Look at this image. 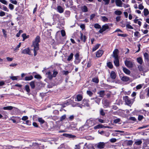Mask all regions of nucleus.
Returning a JSON list of instances; mask_svg holds the SVG:
<instances>
[{
    "label": "nucleus",
    "mask_w": 149,
    "mask_h": 149,
    "mask_svg": "<svg viewBox=\"0 0 149 149\" xmlns=\"http://www.w3.org/2000/svg\"><path fill=\"white\" fill-rule=\"evenodd\" d=\"M40 37L38 36L35 39V40L33 42L32 46L33 47L36 49H39V43L40 42Z\"/></svg>",
    "instance_id": "1"
},
{
    "label": "nucleus",
    "mask_w": 149,
    "mask_h": 149,
    "mask_svg": "<svg viewBox=\"0 0 149 149\" xmlns=\"http://www.w3.org/2000/svg\"><path fill=\"white\" fill-rule=\"evenodd\" d=\"M123 98L125 104L128 106H130V105L132 104L134 102V100L131 99L127 96H123Z\"/></svg>",
    "instance_id": "2"
},
{
    "label": "nucleus",
    "mask_w": 149,
    "mask_h": 149,
    "mask_svg": "<svg viewBox=\"0 0 149 149\" xmlns=\"http://www.w3.org/2000/svg\"><path fill=\"white\" fill-rule=\"evenodd\" d=\"M96 119L94 118H90L87 120L86 124L89 127L92 126L96 124Z\"/></svg>",
    "instance_id": "3"
},
{
    "label": "nucleus",
    "mask_w": 149,
    "mask_h": 149,
    "mask_svg": "<svg viewBox=\"0 0 149 149\" xmlns=\"http://www.w3.org/2000/svg\"><path fill=\"white\" fill-rule=\"evenodd\" d=\"M109 28V26L108 24H105L102 26V28L99 31V32L100 33H102L104 31H105L107 29H108Z\"/></svg>",
    "instance_id": "4"
},
{
    "label": "nucleus",
    "mask_w": 149,
    "mask_h": 149,
    "mask_svg": "<svg viewBox=\"0 0 149 149\" xmlns=\"http://www.w3.org/2000/svg\"><path fill=\"white\" fill-rule=\"evenodd\" d=\"M125 65L128 68H132L133 66V63L130 61L126 60L125 61Z\"/></svg>",
    "instance_id": "5"
},
{
    "label": "nucleus",
    "mask_w": 149,
    "mask_h": 149,
    "mask_svg": "<svg viewBox=\"0 0 149 149\" xmlns=\"http://www.w3.org/2000/svg\"><path fill=\"white\" fill-rule=\"evenodd\" d=\"M76 60L74 62L76 64H78L80 61V59H79V52L77 53L75 55Z\"/></svg>",
    "instance_id": "6"
},
{
    "label": "nucleus",
    "mask_w": 149,
    "mask_h": 149,
    "mask_svg": "<svg viewBox=\"0 0 149 149\" xmlns=\"http://www.w3.org/2000/svg\"><path fill=\"white\" fill-rule=\"evenodd\" d=\"M22 54L31 55L30 50L29 48H27L23 50L22 52Z\"/></svg>",
    "instance_id": "7"
},
{
    "label": "nucleus",
    "mask_w": 149,
    "mask_h": 149,
    "mask_svg": "<svg viewBox=\"0 0 149 149\" xmlns=\"http://www.w3.org/2000/svg\"><path fill=\"white\" fill-rule=\"evenodd\" d=\"M105 146V143L104 142H100L97 145V147L98 148H103Z\"/></svg>",
    "instance_id": "8"
},
{
    "label": "nucleus",
    "mask_w": 149,
    "mask_h": 149,
    "mask_svg": "<svg viewBox=\"0 0 149 149\" xmlns=\"http://www.w3.org/2000/svg\"><path fill=\"white\" fill-rule=\"evenodd\" d=\"M115 3L116 5L118 6H122L123 3L120 0H115Z\"/></svg>",
    "instance_id": "9"
},
{
    "label": "nucleus",
    "mask_w": 149,
    "mask_h": 149,
    "mask_svg": "<svg viewBox=\"0 0 149 149\" xmlns=\"http://www.w3.org/2000/svg\"><path fill=\"white\" fill-rule=\"evenodd\" d=\"M103 53V51L102 50H99L96 52V56L97 57H101Z\"/></svg>",
    "instance_id": "10"
},
{
    "label": "nucleus",
    "mask_w": 149,
    "mask_h": 149,
    "mask_svg": "<svg viewBox=\"0 0 149 149\" xmlns=\"http://www.w3.org/2000/svg\"><path fill=\"white\" fill-rule=\"evenodd\" d=\"M116 74L115 72L113 71L111 72L110 74V76L112 79H116Z\"/></svg>",
    "instance_id": "11"
},
{
    "label": "nucleus",
    "mask_w": 149,
    "mask_h": 149,
    "mask_svg": "<svg viewBox=\"0 0 149 149\" xmlns=\"http://www.w3.org/2000/svg\"><path fill=\"white\" fill-rule=\"evenodd\" d=\"M47 77L50 79H51L53 77L52 74L50 71H48L46 74Z\"/></svg>",
    "instance_id": "12"
},
{
    "label": "nucleus",
    "mask_w": 149,
    "mask_h": 149,
    "mask_svg": "<svg viewBox=\"0 0 149 149\" xmlns=\"http://www.w3.org/2000/svg\"><path fill=\"white\" fill-rule=\"evenodd\" d=\"M114 58V62L115 65L116 66H118L119 65V61L118 57H115Z\"/></svg>",
    "instance_id": "13"
},
{
    "label": "nucleus",
    "mask_w": 149,
    "mask_h": 149,
    "mask_svg": "<svg viewBox=\"0 0 149 149\" xmlns=\"http://www.w3.org/2000/svg\"><path fill=\"white\" fill-rule=\"evenodd\" d=\"M57 10L59 13H61L63 12L64 10L61 6H58L57 7Z\"/></svg>",
    "instance_id": "14"
},
{
    "label": "nucleus",
    "mask_w": 149,
    "mask_h": 149,
    "mask_svg": "<svg viewBox=\"0 0 149 149\" xmlns=\"http://www.w3.org/2000/svg\"><path fill=\"white\" fill-rule=\"evenodd\" d=\"M122 81H127L130 80V78L127 76H120Z\"/></svg>",
    "instance_id": "15"
},
{
    "label": "nucleus",
    "mask_w": 149,
    "mask_h": 149,
    "mask_svg": "<svg viewBox=\"0 0 149 149\" xmlns=\"http://www.w3.org/2000/svg\"><path fill=\"white\" fill-rule=\"evenodd\" d=\"M118 49H115L113 52V57L114 58L118 57Z\"/></svg>",
    "instance_id": "16"
},
{
    "label": "nucleus",
    "mask_w": 149,
    "mask_h": 149,
    "mask_svg": "<svg viewBox=\"0 0 149 149\" xmlns=\"http://www.w3.org/2000/svg\"><path fill=\"white\" fill-rule=\"evenodd\" d=\"M97 94L99 95L100 97H103L105 95V91H101L98 92Z\"/></svg>",
    "instance_id": "17"
},
{
    "label": "nucleus",
    "mask_w": 149,
    "mask_h": 149,
    "mask_svg": "<svg viewBox=\"0 0 149 149\" xmlns=\"http://www.w3.org/2000/svg\"><path fill=\"white\" fill-rule=\"evenodd\" d=\"M123 70L124 72V73H125L126 74L129 75L130 74L131 72L130 70H129L127 69L126 68H124L123 67Z\"/></svg>",
    "instance_id": "18"
},
{
    "label": "nucleus",
    "mask_w": 149,
    "mask_h": 149,
    "mask_svg": "<svg viewBox=\"0 0 149 149\" xmlns=\"http://www.w3.org/2000/svg\"><path fill=\"white\" fill-rule=\"evenodd\" d=\"M142 143V141L141 139H136L134 142V144L136 145H140Z\"/></svg>",
    "instance_id": "19"
},
{
    "label": "nucleus",
    "mask_w": 149,
    "mask_h": 149,
    "mask_svg": "<svg viewBox=\"0 0 149 149\" xmlns=\"http://www.w3.org/2000/svg\"><path fill=\"white\" fill-rule=\"evenodd\" d=\"M80 38L81 40L84 42H85L86 40V37L85 36L83 35L82 33H80Z\"/></svg>",
    "instance_id": "20"
},
{
    "label": "nucleus",
    "mask_w": 149,
    "mask_h": 149,
    "mask_svg": "<svg viewBox=\"0 0 149 149\" xmlns=\"http://www.w3.org/2000/svg\"><path fill=\"white\" fill-rule=\"evenodd\" d=\"M81 8L82 11L83 12H86L88 10L87 7L85 6H81Z\"/></svg>",
    "instance_id": "21"
},
{
    "label": "nucleus",
    "mask_w": 149,
    "mask_h": 149,
    "mask_svg": "<svg viewBox=\"0 0 149 149\" xmlns=\"http://www.w3.org/2000/svg\"><path fill=\"white\" fill-rule=\"evenodd\" d=\"M82 99H83V96H82V95H81L79 94L77 95V101H78V102L82 100Z\"/></svg>",
    "instance_id": "22"
},
{
    "label": "nucleus",
    "mask_w": 149,
    "mask_h": 149,
    "mask_svg": "<svg viewBox=\"0 0 149 149\" xmlns=\"http://www.w3.org/2000/svg\"><path fill=\"white\" fill-rule=\"evenodd\" d=\"M63 136L66 137L70 138H73L76 137V136L74 135H73L71 134H63Z\"/></svg>",
    "instance_id": "23"
},
{
    "label": "nucleus",
    "mask_w": 149,
    "mask_h": 149,
    "mask_svg": "<svg viewBox=\"0 0 149 149\" xmlns=\"http://www.w3.org/2000/svg\"><path fill=\"white\" fill-rule=\"evenodd\" d=\"M137 17H136L134 20V22L135 23H138L139 26H141V22L139 21H138V19H137Z\"/></svg>",
    "instance_id": "24"
},
{
    "label": "nucleus",
    "mask_w": 149,
    "mask_h": 149,
    "mask_svg": "<svg viewBox=\"0 0 149 149\" xmlns=\"http://www.w3.org/2000/svg\"><path fill=\"white\" fill-rule=\"evenodd\" d=\"M125 143H126V144L127 146H131L132 145L133 143V141H132L130 140H126L125 141Z\"/></svg>",
    "instance_id": "25"
},
{
    "label": "nucleus",
    "mask_w": 149,
    "mask_h": 149,
    "mask_svg": "<svg viewBox=\"0 0 149 149\" xmlns=\"http://www.w3.org/2000/svg\"><path fill=\"white\" fill-rule=\"evenodd\" d=\"M100 44H97L94 46L92 49V52H93L96 51L99 47Z\"/></svg>",
    "instance_id": "26"
},
{
    "label": "nucleus",
    "mask_w": 149,
    "mask_h": 149,
    "mask_svg": "<svg viewBox=\"0 0 149 149\" xmlns=\"http://www.w3.org/2000/svg\"><path fill=\"white\" fill-rule=\"evenodd\" d=\"M101 20L104 22H107L108 20V19L105 16H101Z\"/></svg>",
    "instance_id": "27"
},
{
    "label": "nucleus",
    "mask_w": 149,
    "mask_h": 149,
    "mask_svg": "<svg viewBox=\"0 0 149 149\" xmlns=\"http://www.w3.org/2000/svg\"><path fill=\"white\" fill-rule=\"evenodd\" d=\"M14 107L11 106H8L6 107H4L3 109L4 110H11L13 109Z\"/></svg>",
    "instance_id": "28"
},
{
    "label": "nucleus",
    "mask_w": 149,
    "mask_h": 149,
    "mask_svg": "<svg viewBox=\"0 0 149 149\" xmlns=\"http://www.w3.org/2000/svg\"><path fill=\"white\" fill-rule=\"evenodd\" d=\"M144 15L146 16L149 14V12L148 9L144 8L143 10Z\"/></svg>",
    "instance_id": "29"
},
{
    "label": "nucleus",
    "mask_w": 149,
    "mask_h": 149,
    "mask_svg": "<svg viewBox=\"0 0 149 149\" xmlns=\"http://www.w3.org/2000/svg\"><path fill=\"white\" fill-rule=\"evenodd\" d=\"M32 89H34L35 87V82L34 81H32L29 83Z\"/></svg>",
    "instance_id": "30"
},
{
    "label": "nucleus",
    "mask_w": 149,
    "mask_h": 149,
    "mask_svg": "<svg viewBox=\"0 0 149 149\" xmlns=\"http://www.w3.org/2000/svg\"><path fill=\"white\" fill-rule=\"evenodd\" d=\"M104 127V126H103L102 125L99 124L94 127V129H99L100 128H103Z\"/></svg>",
    "instance_id": "31"
},
{
    "label": "nucleus",
    "mask_w": 149,
    "mask_h": 149,
    "mask_svg": "<svg viewBox=\"0 0 149 149\" xmlns=\"http://www.w3.org/2000/svg\"><path fill=\"white\" fill-rule=\"evenodd\" d=\"M144 56L145 59L146 61H148L149 59V56L148 54L147 53H145L144 54Z\"/></svg>",
    "instance_id": "32"
},
{
    "label": "nucleus",
    "mask_w": 149,
    "mask_h": 149,
    "mask_svg": "<svg viewBox=\"0 0 149 149\" xmlns=\"http://www.w3.org/2000/svg\"><path fill=\"white\" fill-rule=\"evenodd\" d=\"M33 77L32 76H31L29 77H26L25 78V81H29L32 80Z\"/></svg>",
    "instance_id": "33"
},
{
    "label": "nucleus",
    "mask_w": 149,
    "mask_h": 149,
    "mask_svg": "<svg viewBox=\"0 0 149 149\" xmlns=\"http://www.w3.org/2000/svg\"><path fill=\"white\" fill-rule=\"evenodd\" d=\"M114 13L116 15H120L122 14V12L120 10H117L115 11Z\"/></svg>",
    "instance_id": "34"
},
{
    "label": "nucleus",
    "mask_w": 149,
    "mask_h": 149,
    "mask_svg": "<svg viewBox=\"0 0 149 149\" xmlns=\"http://www.w3.org/2000/svg\"><path fill=\"white\" fill-rule=\"evenodd\" d=\"M92 81L93 82L96 83H98L99 82V79L98 78L96 77L93 78Z\"/></svg>",
    "instance_id": "35"
},
{
    "label": "nucleus",
    "mask_w": 149,
    "mask_h": 149,
    "mask_svg": "<svg viewBox=\"0 0 149 149\" xmlns=\"http://www.w3.org/2000/svg\"><path fill=\"white\" fill-rule=\"evenodd\" d=\"M137 62L141 65L143 63V60L142 58L141 57L137 58Z\"/></svg>",
    "instance_id": "36"
},
{
    "label": "nucleus",
    "mask_w": 149,
    "mask_h": 149,
    "mask_svg": "<svg viewBox=\"0 0 149 149\" xmlns=\"http://www.w3.org/2000/svg\"><path fill=\"white\" fill-rule=\"evenodd\" d=\"M38 121L41 124H42L44 123L45 121L44 120L42 119L41 118H38Z\"/></svg>",
    "instance_id": "37"
},
{
    "label": "nucleus",
    "mask_w": 149,
    "mask_h": 149,
    "mask_svg": "<svg viewBox=\"0 0 149 149\" xmlns=\"http://www.w3.org/2000/svg\"><path fill=\"white\" fill-rule=\"evenodd\" d=\"M25 89L26 91L28 93L30 92V90L29 86L28 85H26L25 86Z\"/></svg>",
    "instance_id": "38"
},
{
    "label": "nucleus",
    "mask_w": 149,
    "mask_h": 149,
    "mask_svg": "<svg viewBox=\"0 0 149 149\" xmlns=\"http://www.w3.org/2000/svg\"><path fill=\"white\" fill-rule=\"evenodd\" d=\"M94 27L96 29H100L101 28V26L100 25L98 24H95L94 25Z\"/></svg>",
    "instance_id": "39"
},
{
    "label": "nucleus",
    "mask_w": 149,
    "mask_h": 149,
    "mask_svg": "<svg viewBox=\"0 0 149 149\" xmlns=\"http://www.w3.org/2000/svg\"><path fill=\"white\" fill-rule=\"evenodd\" d=\"M95 99V102L99 104L101 100V99L99 98H97V97H96Z\"/></svg>",
    "instance_id": "40"
},
{
    "label": "nucleus",
    "mask_w": 149,
    "mask_h": 149,
    "mask_svg": "<svg viewBox=\"0 0 149 149\" xmlns=\"http://www.w3.org/2000/svg\"><path fill=\"white\" fill-rule=\"evenodd\" d=\"M107 65L108 67L110 68H113V65L111 62H108L107 63Z\"/></svg>",
    "instance_id": "41"
},
{
    "label": "nucleus",
    "mask_w": 149,
    "mask_h": 149,
    "mask_svg": "<svg viewBox=\"0 0 149 149\" xmlns=\"http://www.w3.org/2000/svg\"><path fill=\"white\" fill-rule=\"evenodd\" d=\"M73 54L72 53H71L70 56L68 57L67 60L68 61H70L73 58Z\"/></svg>",
    "instance_id": "42"
},
{
    "label": "nucleus",
    "mask_w": 149,
    "mask_h": 149,
    "mask_svg": "<svg viewBox=\"0 0 149 149\" xmlns=\"http://www.w3.org/2000/svg\"><path fill=\"white\" fill-rule=\"evenodd\" d=\"M110 0H103V1L104 2V5H107L109 3L110 1Z\"/></svg>",
    "instance_id": "43"
},
{
    "label": "nucleus",
    "mask_w": 149,
    "mask_h": 149,
    "mask_svg": "<svg viewBox=\"0 0 149 149\" xmlns=\"http://www.w3.org/2000/svg\"><path fill=\"white\" fill-rule=\"evenodd\" d=\"M100 113L102 116H104L105 115V113L103 111V109L101 108L100 110Z\"/></svg>",
    "instance_id": "44"
},
{
    "label": "nucleus",
    "mask_w": 149,
    "mask_h": 149,
    "mask_svg": "<svg viewBox=\"0 0 149 149\" xmlns=\"http://www.w3.org/2000/svg\"><path fill=\"white\" fill-rule=\"evenodd\" d=\"M86 93L90 97L91 96L93 95V93L91 91H87Z\"/></svg>",
    "instance_id": "45"
},
{
    "label": "nucleus",
    "mask_w": 149,
    "mask_h": 149,
    "mask_svg": "<svg viewBox=\"0 0 149 149\" xmlns=\"http://www.w3.org/2000/svg\"><path fill=\"white\" fill-rule=\"evenodd\" d=\"M2 32L4 37L6 38L7 37L6 31L5 30L3 29H2Z\"/></svg>",
    "instance_id": "46"
},
{
    "label": "nucleus",
    "mask_w": 149,
    "mask_h": 149,
    "mask_svg": "<svg viewBox=\"0 0 149 149\" xmlns=\"http://www.w3.org/2000/svg\"><path fill=\"white\" fill-rule=\"evenodd\" d=\"M117 139L115 138H112L110 139V141L111 143H114L116 142Z\"/></svg>",
    "instance_id": "47"
},
{
    "label": "nucleus",
    "mask_w": 149,
    "mask_h": 149,
    "mask_svg": "<svg viewBox=\"0 0 149 149\" xmlns=\"http://www.w3.org/2000/svg\"><path fill=\"white\" fill-rule=\"evenodd\" d=\"M126 27L129 29H133V28L131 25L129 24H127L126 25Z\"/></svg>",
    "instance_id": "48"
},
{
    "label": "nucleus",
    "mask_w": 149,
    "mask_h": 149,
    "mask_svg": "<svg viewBox=\"0 0 149 149\" xmlns=\"http://www.w3.org/2000/svg\"><path fill=\"white\" fill-rule=\"evenodd\" d=\"M117 35L118 36H121L123 37H126L127 36V35L126 34H123L118 33Z\"/></svg>",
    "instance_id": "49"
},
{
    "label": "nucleus",
    "mask_w": 149,
    "mask_h": 149,
    "mask_svg": "<svg viewBox=\"0 0 149 149\" xmlns=\"http://www.w3.org/2000/svg\"><path fill=\"white\" fill-rule=\"evenodd\" d=\"M58 72H57L55 71V70H54L53 71V73L52 74V76L53 77H56L57 74H58Z\"/></svg>",
    "instance_id": "50"
},
{
    "label": "nucleus",
    "mask_w": 149,
    "mask_h": 149,
    "mask_svg": "<svg viewBox=\"0 0 149 149\" xmlns=\"http://www.w3.org/2000/svg\"><path fill=\"white\" fill-rule=\"evenodd\" d=\"M143 116L141 115H139L138 116V120L139 121L141 120L143 118Z\"/></svg>",
    "instance_id": "51"
},
{
    "label": "nucleus",
    "mask_w": 149,
    "mask_h": 149,
    "mask_svg": "<svg viewBox=\"0 0 149 149\" xmlns=\"http://www.w3.org/2000/svg\"><path fill=\"white\" fill-rule=\"evenodd\" d=\"M22 37L23 38L26 39L28 38L29 37V35L26 36V34L24 33L22 35Z\"/></svg>",
    "instance_id": "52"
},
{
    "label": "nucleus",
    "mask_w": 149,
    "mask_h": 149,
    "mask_svg": "<svg viewBox=\"0 0 149 149\" xmlns=\"http://www.w3.org/2000/svg\"><path fill=\"white\" fill-rule=\"evenodd\" d=\"M139 8L141 10H142L144 8V6L142 4H140L139 5Z\"/></svg>",
    "instance_id": "53"
},
{
    "label": "nucleus",
    "mask_w": 149,
    "mask_h": 149,
    "mask_svg": "<svg viewBox=\"0 0 149 149\" xmlns=\"http://www.w3.org/2000/svg\"><path fill=\"white\" fill-rule=\"evenodd\" d=\"M6 15V13L3 11H1L0 12V16L1 17H3L5 16Z\"/></svg>",
    "instance_id": "54"
},
{
    "label": "nucleus",
    "mask_w": 149,
    "mask_h": 149,
    "mask_svg": "<svg viewBox=\"0 0 149 149\" xmlns=\"http://www.w3.org/2000/svg\"><path fill=\"white\" fill-rule=\"evenodd\" d=\"M28 118V117L26 116H23L22 118V119L23 120H27Z\"/></svg>",
    "instance_id": "55"
},
{
    "label": "nucleus",
    "mask_w": 149,
    "mask_h": 149,
    "mask_svg": "<svg viewBox=\"0 0 149 149\" xmlns=\"http://www.w3.org/2000/svg\"><path fill=\"white\" fill-rule=\"evenodd\" d=\"M10 78L13 80H17V77L15 76L10 77Z\"/></svg>",
    "instance_id": "56"
},
{
    "label": "nucleus",
    "mask_w": 149,
    "mask_h": 149,
    "mask_svg": "<svg viewBox=\"0 0 149 149\" xmlns=\"http://www.w3.org/2000/svg\"><path fill=\"white\" fill-rule=\"evenodd\" d=\"M34 77L35 78L38 79H40L42 78L41 76L39 74L36 75H35Z\"/></svg>",
    "instance_id": "57"
},
{
    "label": "nucleus",
    "mask_w": 149,
    "mask_h": 149,
    "mask_svg": "<svg viewBox=\"0 0 149 149\" xmlns=\"http://www.w3.org/2000/svg\"><path fill=\"white\" fill-rule=\"evenodd\" d=\"M61 33L62 36H64L65 35V33L64 30H62L61 31Z\"/></svg>",
    "instance_id": "58"
},
{
    "label": "nucleus",
    "mask_w": 149,
    "mask_h": 149,
    "mask_svg": "<svg viewBox=\"0 0 149 149\" xmlns=\"http://www.w3.org/2000/svg\"><path fill=\"white\" fill-rule=\"evenodd\" d=\"M9 8L11 10H12L14 8V6L12 4L10 3L9 5Z\"/></svg>",
    "instance_id": "59"
},
{
    "label": "nucleus",
    "mask_w": 149,
    "mask_h": 149,
    "mask_svg": "<svg viewBox=\"0 0 149 149\" xmlns=\"http://www.w3.org/2000/svg\"><path fill=\"white\" fill-rule=\"evenodd\" d=\"M120 120L119 118H117L115 119L113 121V122L115 123H116L120 122Z\"/></svg>",
    "instance_id": "60"
},
{
    "label": "nucleus",
    "mask_w": 149,
    "mask_h": 149,
    "mask_svg": "<svg viewBox=\"0 0 149 149\" xmlns=\"http://www.w3.org/2000/svg\"><path fill=\"white\" fill-rule=\"evenodd\" d=\"M142 87V85L141 84H139L137 85L136 87V88L137 89H141Z\"/></svg>",
    "instance_id": "61"
},
{
    "label": "nucleus",
    "mask_w": 149,
    "mask_h": 149,
    "mask_svg": "<svg viewBox=\"0 0 149 149\" xmlns=\"http://www.w3.org/2000/svg\"><path fill=\"white\" fill-rule=\"evenodd\" d=\"M95 16V14H91L90 16V20L92 19Z\"/></svg>",
    "instance_id": "62"
},
{
    "label": "nucleus",
    "mask_w": 149,
    "mask_h": 149,
    "mask_svg": "<svg viewBox=\"0 0 149 149\" xmlns=\"http://www.w3.org/2000/svg\"><path fill=\"white\" fill-rule=\"evenodd\" d=\"M138 68L140 71H142L143 70V68L142 66L140 65L138 66Z\"/></svg>",
    "instance_id": "63"
},
{
    "label": "nucleus",
    "mask_w": 149,
    "mask_h": 149,
    "mask_svg": "<svg viewBox=\"0 0 149 149\" xmlns=\"http://www.w3.org/2000/svg\"><path fill=\"white\" fill-rule=\"evenodd\" d=\"M3 9L4 10L7 12H8L9 11L8 9L6 7L4 6H3Z\"/></svg>",
    "instance_id": "64"
}]
</instances>
